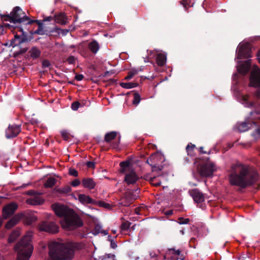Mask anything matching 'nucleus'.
<instances>
[{
	"label": "nucleus",
	"instance_id": "obj_1",
	"mask_svg": "<svg viewBox=\"0 0 260 260\" xmlns=\"http://www.w3.org/2000/svg\"><path fill=\"white\" fill-rule=\"evenodd\" d=\"M257 178L256 173L249 166L240 163L232 165L228 175L231 185L243 187L253 183Z\"/></svg>",
	"mask_w": 260,
	"mask_h": 260
},
{
	"label": "nucleus",
	"instance_id": "obj_2",
	"mask_svg": "<svg viewBox=\"0 0 260 260\" xmlns=\"http://www.w3.org/2000/svg\"><path fill=\"white\" fill-rule=\"evenodd\" d=\"M49 260H72L75 252L82 248L81 243L51 241L48 244Z\"/></svg>",
	"mask_w": 260,
	"mask_h": 260
},
{
	"label": "nucleus",
	"instance_id": "obj_3",
	"mask_svg": "<svg viewBox=\"0 0 260 260\" xmlns=\"http://www.w3.org/2000/svg\"><path fill=\"white\" fill-rule=\"evenodd\" d=\"M52 208L55 214L60 217H63L61 221L62 226L67 229H72L81 226L83 222L74 211L66 206L55 204L52 205Z\"/></svg>",
	"mask_w": 260,
	"mask_h": 260
},
{
	"label": "nucleus",
	"instance_id": "obj_4",
	"mask_svg": "<svg viewBox=\"0 0 260 260\" xmlns=\"http://www.w3.org/2000/svg\"><path fill=\"white\" fill-rule=\"evenodd\" d=\"M32 233L28 232L16 246L17 251V260H28L33 251L31 244Z\"/></svg>",
	"mask_w": 260,
	"mask_h": 260
},
{
	"label": "nucleus",
	"instance_id": "obj_5",
	"mask_svg": "<svg viewBox=\"0 0 260 260\" xmlns=\"http://www.w3.org/2000/svg\"><path fill=\"white\" fill-rule=\"evenodd\" d=\"M30 19L25 14L22 9L18 7L14 8L13 11L11 13L10 15L5 16L0 15V29L3 27L10 28L11 26L5 21H10V22L15 23L22 22L25 21L28 22Z\"/></svg>",
	"mask_w": 260,
	"mask_h": 260
},
{
	"label": "nucleus",
	"instance_id": "obj_6",
	"mask_svg": "<svg viewBox=\"0 0 260 260\" xmlns=\"http://www.w3.org/2000/svg\"><path fill=\"white\" fill-rule=\"evenodd\" d=\"M197 171L203 177H211L217 167L215 164L209 160L197 159L194 162Z\"/></svg>",
	"mask_w": 260,
	"mask_h": 260
},
{
	"label": "nucleus",
	"instance_id": "obj_7",
	"mask_svg": "<svg viewBox=\"0 0 260 260\" xmlns=\"http://www.w3.org/2000/svg\"><path fill=\"white\" fill-rule=\"evenodd\" d=\"M130 162L129 161H122L120 163L121 172L125 173L124 181L128 184H134L139 179V177L133 170H130Z\"/></svg>",
	"mask_w": 260,
	"mask_h": 260
},
{
	"label": "nucleus",
	"instance_id": "obj_8",
	"mask_svg": "<svg viewBox=\"0 0 260 260\" xmlns=\"http://www.w3.org/2000/svg\"><path fill=\"white\" fill-rule=\"evenodd\" d=\"M249 84L256 88L254 92L255 96L260 99V69L254 67L250 74Z\"/></svg>",
	"mask_w": 260,
	"mask_h": 260
},
{
	"label": "nucleus",
	"instance_id": "obj_9",
	"mask_svg": "<svg viewBox=\"0 0 260 260\" xmlns=\"http://www.w3.org/2000/svg\"><path fill=\"white\" fill-rule=\"evenodd\" d=\"M163 157L161 154L155 153L152 155L147 160V162L152 166V171H156L157 169L159 170L162 169V167L159 166V162L162 161Z\"/></svg>",
	"mask_w": 260,
	"mask_h": 260
},
{
	"label": "nucleus",
	"instance_id": "obj_10",
	"mask_svg": "<svg viewBox=\"0 0 260 260\" xmlns=\"http://www.w3.org/2000/svg\"><path fill=\"white\" fill-rule=\"evenodd\" d=\"M237 54L240 58L250 57L249 44L248 43L240 44L237 48Z\"/></svg>",
	"mask_w": 260,
	"mask_h": 260
},
{
	"label": "nucleus",
	"instance_id": "obj_11",
	"mask_svg": "<svg viewBox=\"0 0 260 260\" xmlns=\"http://www.w3.org/2000/svg\"><path fill=\"white\" fill-rule=\"evenodd\" d=\"M39 229L50 233H56L58 231V226L54 222L44 221L40 224Z\"/></svg>",
	"mask_w": 260,
	"mask_h": 260
},
{
	"label": "nucleus",
	"instance_id": "obj_12",
	"mask_svg": "<svg viewBox=\"0 0 260 260\" xmlns=\"http://www.w3.org/2000/svg\"><path fill=\"white\" fill-rule=\"evenodd\" d=\"M18 208V205L15 203H11L3 207L2 215L4 219L9 218L13 215Z\"/></svg>",
	"mask_w": 260,
	"mask_h": 260
},
{
	"label": "nucleus",
	"instance_id": "obj_13",
	"mask_svg": "<svg viewBox=\"0 0 260 260\" xmlns=\"http://www.w3.org/2000/svg\"><path fill=\"white\" fill-rule=\"evenodd\" d=\"M105 140L107 142L110 143L113 141L112 143V147L116 148L118 147L120 142V137L117 135L115 132H111L107 133L105 137Z\"/></svg>",
	"mask_w": 260,
	"mask_h": 260
},
{
	"label": "nucleus",
	"instance_id": "obj_14",
	"mask_svg": "<svg viewBox=\"0 0 260 260\" xmlns=\"http://www.w3.org/2000/svg\"><path fill=\"white\" fill-rule=\"evenodd\" d=\"M20 132V127L18 125H12L9 126L6 130V135L7 138L16 137Z\"/></svg>",
	"mask_w": 260,
	"mask_h": 260
},
{
	"label": "nucleus",
	"instance_id": "obj_15",
	"mask_svg": "<svg viewBox=\"0 0 260 260\" xmlns=\"http://www.w3.org/2000/svg\"><path fill=\"white\" fill-rule=\"evenodd\" d=\"M74 198L75 200H78L79 201L83 204H93L96 203V202L92 198H91L89 196L86 195L85 194H79L78 196V198L75 196Z\"/></svg>",
	"mask_w": 260,
	"mask_h": 260
},
{
	"label": "nucleus",
	"instance_id": "obj_16",
	"mask_svg": "<svg viewBox=\"0 0 260 260\" xmlns=\"http://www.w3.org/2000/svg\"><path fill=\"white\" fill-rule=\"evenodd\" d=\"M167 254L169 258H171V260H177L179 259L183 260L184 259L183 256L181 255L180 251L178 250H176L174 249H169Z\"/></svg>",
	"mask_w": 260,
	"mask_h": 260
},
{
	"label": "nucleus",
	"instance_id": "obj_17",
	"mask_svg": "<svg viewBox=\"0 0 260 260\" xmlns=\"http://www.w3.org/2000/svg\"><path fill=\"white\" fill-rule=\"evenodd\" d=\"M23 217V214H16L5 225L6 228L7 229L12 228L16 225Z\"/></svg>",
	"mask_w": 260,
	"mask_h": 260
},
{
	"label": "nucleus",
	"instance_id": "obj_18",
	"mask_svg": "<svg viewBox=\"0 0 260 260\" xmlns=\"http://www.w3.org/2000/svg\"><path fill=\"white\" fill-rule=\"evenodd\" d=\"M190 195L197 203H201L204 201V196L198 189H193L190 191Z\"/></svg>",
	"mask_w": 260,
	"mask_h": 260
},
{
	"label": "nucleus",
	"instance_id": "obj_19",
	"mask_svg": "<svg viewBox=\"0 0 260 260\" xmlns=\"http://www.w3.org/2000/svg\"><path fill=\"white\" fill-rule=\"evenodd\" d=\"M83 186L85 188L93 189L95 185L94 181L90 178H85L82 180Z\"/></svg>",
	"mask_w": 260,
	"mask_h": 260
},
{
	"label": "nucleus",
	"instance_id": "obj_20",
	"mask_svg": "<svg viewBox=\"0 0 260 260\" xmlns=\"http://www.w3.org/2000/svg\"><path fill=\"white\" fill-rule=\"evenodd\" d=\"M157 54L158 51L155 50H147V55L145 57H143L144 62H151L150 59L154 58Z\"/></svg>",
	"mask_w": 260,
	"mask_h": 260
},
{
	"label": "nucleus",
	"instance_id": "obj_21",
	"mask_svg": "<svg viewBox=\"0 0 260 260\" xmlns=\"http://www.w3.org/2000/svg\"><path fill=\"white\" fill-rule=\"evenodd\" d=\"M166 54L164 53H158L156 57V62L159 66H164L166 62Z\"/></svg>",
	"mask_w": 260,
	"mask_h": 260
},
{
	"label": "nucleus",
	"instance_id": "obj_22",
	"mask_svg": "<svg viewBox=\"0 0 260 260\" xmlns=\"http://www.w3.org/2000/svg\"><path fill=\"white\" fill-rule=\"evenodd\" d=\"M249 60L245 62V63H242L239 65L238 70L239 73L241 74H245L246 73L250 68V64L249 63Z\"/></svg>",
	"mask_w": 260,
	"mask_h": 260
},
{
	"label": "nucleus",
	"instance_id": "obj_23",
	"mask_svg": "<svg viewBox=\"0 0 260 260\" xmlns=\"http://www.w3.org/2000/svg\"><path fill=\"white\" fill-rule=\"evenodd\" d=\"M55 22L56 23L65 24L67 23V18L64 14L61 13L55 16Z\"/></svg>",
	"mask_w": 260,
	"mask_h": 260
},
{
	"label": "nucleus",
	"instance_id": "obj_24",
	"mask_svg": "<svg viewBox=\"0 0 260 260\" xmlns=\"http://www.w3.org/2000/svg\"><path fill=\"white\" fill-rule=\"evenodd\" d=\"M34 22H37L38 25H39V28L38 29L36 30L35 31V34H39V35H43L44 34L43 32V27H42V23H41V22L39 20H29L28 22H27V24H31Z\"/></svg>",
	"mask_w": 260,
	"mask_h": 260
},
{
	"label": "nucleus",
	"instance_id": "obj_25",
	"mask_svg": "<svg viewBox=\"0 0 260 260\" xmlns=\"http://www.w3.org/2000/svg\"><path fill=\"white\" fill-rule=\"evenodd\" d=\"M237 130L240 132H244L247 131L249 128L248 124L246 122H241L237 124Z\"/></svg>",
	"mask_w": 260,
	"mask_h": 260
},
{
	"label": "nucleus",
	"instance_id": "obj_26",
	"mask_svg": "<svg viewBox=\"0 0 260 260\" xmlns=\"http://www.w3.org/2000/svg\"><path fill=\"white\" fill-rule=\"evenodd\" d=\"M20 230L19 229H17L16 230L13 232L9 238V242H14L16 239V238L20 235Z\"/></svg>",
	"mask_w": 260,
	"mask_h": 260
},
{
	"label": "nucleus",
	"instance_id": "obj_27",
	"mask_svg": "<svg viewBox=\"0 0 260 260\" xmlns=\"http://www.w3.org/2000/svg\"><path fill=\"white\" fill-rule=\"evenodd\" d=\"M56 183V179L53 177H49L47 178L44 185L46 187H51Z\"/></svg>",
	"mask_w": 260,
	"mask_h": 260
},
{
	"label": "nucleus",
	"instance_id": "obj_28",
	"mask_svg": "<svg viewBox=\"0 0 260 260\" xmlns=\"http://www.w3.org/2000/svg\"><path fill=\"white\" fill-rule=\"evenodd\" d=\"M89 48L93 53H96L99 49V46L96 42L93 41L89 44Z\"/></svg>",
	"mask_w": 260,
	"mask_h": 260
},
{
	"label": "nucleus",
	"instance_id": "obj_29",
	"mask_svg": "<svg viewBox=\"0 0 260 260\" xmlns=\"http://www.w3.org/2000/svg\"><path fill=\"white\" fill-rule=\"evenodd\" d=\"M120 86L126 89H131L137 87L138 86V84L134 82H129V83H125L122 82L120 83Z\"/></svg>",
	"mask_w": 260,
	"mask_h": 260
},
{
	"label": "nucleus",
	"instance_id": "obj_30",
	"mask_svg": "<svg viewBox=\"0 0 260 260\" xmlns=\"http://www.w3.org/2000/svg\"><path fill=\"white\" fill-rule=\"evenodd\" d=\"M30 56L33 58H37L40 55V50L36 48H32L30 51Z\"/></svg>",
	"mask_w": 260,
	"mask_h": 260
},
{
	"label": "nucleus",
	"instance_id": "obj_31",
	"mask_svg": "<svg viewBox=\"0 0 260 260\" xmlns=\"http://www.w3.org/2000/svg\"><path fill=\"white\" fill-rule=\"evenodd\" d=\"M131 223L128 221L123 222L121 225V231L122 232L127 231L129 228Z\"/></svg>",
	"mask_w": 260,
	"mask_h": 260
},
{
	"label": "nucleus",
	"instance_id": "obj_32",
	"mask_svg": "<svg viewBox=\"0 0 260 260\" xmlns=\"http://www.w3.org/2000/svg\"><path fill=\"white\" fill-rule=\"evenodd\" d=\"M150 182L152 185L154 186H158L160 184V181L157 180V178L155 177L150 178Z\"/></svg>",
	"mask_w": 260,
	"mask_h": 260
},
{
	"label": "nucleus",
	"instance_id": "obj_33",
	"mask_svg": "<svg viewBox=\"0 0 260 260\" xmlns=\"http://www.w3.org/2000/svg\"><path fill=\"white\" fill-rule=\"evenodd\" d=\"M140 102V96L137 93H135L134 95V100L133 101V103L135 105H138Z\"/></svg>",
	"mask_w": 260,
	"mask_h": 260
},
{
	"label": "nucleus",
	"instance_id": "obj_34",
	"mask_svg": "<svg viewBox=\"0 0 260 260\" xmlns=\"http://www.w3.org/2000/svg\"><path fill=\"white\" fill-rule=\"evenodd\" d=\"M101 260H116L115 256L113 254H107L103 256Z\"/></svg>",
	"mask_w": 260,
	"mask_h": 260
},
{
	"label": "nucleus",
	"instance_id": "obj_35",
	"mask_svg": "<svg viewBox=\"0 0 260 260\" xmlns=\"http://www.w3.org/2000/svg\"><path fill=\"white\" fill-rule=\"evenodd\" d=\"M102 226L100 224H97L95 225L94 229L93 231V234L94 235L98 234L99 233L102 232Z\"/></svg>",
	"mask_w": 260,
	"mask_h": 260
},
{
	"label": "nucleus",
	"instance_id": "obj_36",
	"mask_svg": "<svg viewBox=\"0 0 260 260\" xmlns=\"http://www.w3.org/2000/svg\"><path fill=\"white\" fill-rule=\"evenodd\" d=\"M243 100L244 102L246 103L247 104L249 103V106H253L254 104L250 101V97L249 95H245L243 96ZM248 106V105H247Z\"/></svg>",
	"mask_w": 260,
	"mask_h": 260
},
{
	"label": "nucleus",
	"instance_id": "obj_37",
	"mask_svg": "<svg viewBox=\"0 0 260 260\" xmlns=\"http://www.w3.org/2000/svg\"><path fill=\"white\" fill-rule=\"evenodd\" d=\"M195 148V145L193 144H189L186 147V151L188 154L191 155V151L194 149Z\"/></svg>",
	"mask_w": 260,
	"mask_h": 260
},
{
	"label": "nucleus",
	"instance_id": "obj_38",
	"mask_svg": "<svg viewBox=\"0 0 260 260\" xmlns=\"http://www.w3.org/2000/svg\"><path fill=\"white\" fill-rule=\"evenodd\" d=\"M80 106V104L78 102H75L72 103L71 108L73 110L76 111L79 108Z\"/></svg>",
	"mask_w": 260,
	"mask_h": 260
},
{
	"label": "nucleus",
	"instance_id": "obj_39",
	"mask_svg": "<svg viewBox=\"0 0 260 260\" xmlns=\"http://www.w3.org/2000/svg\"><path fill=\"white\" fill-rule=\"evenodd\" d=\"M189 220L188 218H178V223L180 224H187L188 223Z\"/></svg>",
	"mask_w": 260,
	"mask_h": 260
},
{
	"label": "nucleus",
	"instance_id": "obj_40",
	"mask_svg": "<svg viewBox=\"0 0 260 260\" xmlns=\"http://www.w3.org/2000/svg\"><path fill=\"white\" fill-rule=\"evenodd\" d=\"M36 220H37L36 217L35 216L33 215V216H30L29 219H27V220L26 221V223L27 224H30L32 222L35 221Z\"/></svg>",
	"mask_w": 260,
	"mask_h": 260
},
{
	"label": "nucleus",
	"instance_id": "obj_41",
	"mask_svg": "<svg viewBox=\"0 0 260 260\" xmlns=\"http://www.w3.org/2000/svg\"><path fill=\"white\" fill-rule=\"evenodd\" d=\"M136 74L135 71L129 72L128 75L125 77V80H129L132 78V77Z\"/></svg>",
	"mask_w": 260,
	"mask_h": 260
},
{
	"label": "nucleus",
	"instance_id": "obj_42",
	"mask_svg": "<svg viewBox=\"0 0 260 260\" xmlns=\"http://www.w3.org/2000/svg\"><path fill=\"white\" fill-rule=\"evenodd\" d=\"M27 204H31V205H38L42 203L41 202L34 201L31 199H28L26 201Z\"/></svg>",
	"mask_w": 260,
	"mask_h": 260
},
{
	"label": "nucleus",
	"instance_id": "obj_43",
	"mask_svg": "<svg viewBox=\"0 0 260 260\" xmlns=\"http://www.w3.org/2000/svg\"><path fill=\"white\" fill-rule=\"evenodd\" d=\"M69 174L72 176L77 177L78 175V172L75 169H73L70 170Z\"/></svg>",
	"mask_w": 260,
	"mask_h": 260
},
{
	"label": "nucleus",
	"instance_id": "obj_44",
	"mask_svg": "<svg viewBox=\"0 0 260 260\" xmlns=\"http://www.w3.org/2000/svg\"><path fill=\"white\" fill-rule=\"evenodd\" d=\"M80 183H81V182L79 180L75 179L72 182L71 185L73 186L76 187V186H79L80 184Z\"/></svg>",
	"mask_w": 260,
	"mask_h": 260
},
{
	"label": "nucleus",
	"instance_id": "obj_45",
	"mask_svg": "<svg viewBox=\"0 0 260 260\" xmlns=\"http://www.w3.org/2000/svg\"><path fill=\"white\" fill-rule=\"evenodd\" d=\"M67 61L70 64H74L76 62V58L73 56H70L68 58Z\"/></svg>",
	"mask_w": 260,
	"mask_h": 260
},
{
	"label": "nucleus",
	"instance_id": "obj_46",
	"mask_svg": "<svg viewBox=\"0 0 260 260\" xmlns=\"http://www.w3.org/2000/svg\"><path fill=\"white\" fill-rule=\"evenodd\" d=\"M86 165L88 168H93L95 166V164L92 161H88L86 162Z\"/></svg>",
	"mask_w": 260,
	"mask_h": 260
},
{
	"label": "nucleus",
	"instance_id": "obj_47",
	"mask_svg": "<svg viewBox=\"0 0 260 260\" xmlns=\"http://www.w3.org/2000/svg\"><path fill=\"white\" fill-rule=\"evenodd\" d=\"M42 65L44 68H47L50 66V62L48 60H45L43 61Z\"/></svg>",
	"mask_w": 260,
	"mask_h": 260
},
{
	"label": "nucleus",
	"instance_id": "obj_48",
	"mask_svg": "<svg viewBox=\"0 0 260 260\" xmlns=\"http://www.w3.org/2000/svg\"><path fill=\"white\" fill-rule=\"evenodd\" d=\"M62 137L64 138L65 140H67L68 138V134L66 131H62L61 132Z\"/></svg>",
	"mask_w": 260,
	"mask_h": 260
},
{
	"label": "nucleus",
	"instance_id": "obj_49",
	"mask_svg": "<svg viewBox=\"0 0 260 260\" xmlns=\"http://www.w3.org/2000/svg\"><path fill=\"white\" fill-rule=\"evenodd\" d=\"M83 75L82 74L76 75L75 76V79L77 81H81L83 79Z\"/></svg>",
	"mask_w": 260,
	"mask_h": 260
},
{
	"label": "nucleus",
	"instance_id": "obj_50",
	"mask_svg": "<svg viewBox=\"0 0 260 260\" xmlns=\"http://www.w3.org/2000/svg\"><path fill=\"white\" fill-rule=\"evenodd\" d=\"M257 56L258 60L259 62L260 63V50L257 52Z\"/></svg>",
	"mask_w": 260,
	"mask_h": 260
},
{
	"label": "nucleus",
	"instance_id": "obj_51",
	"mask_svg": "<svg viewBox=\"0 0 260 260\" xmlns=\"http://www.w3.org/2000/svg\"><path fill=\"white\" fill-rule=\"evenodd\" d=\"M18 31L21 33V34H22L23 36H24V32L22 31L21 28H18Z\"/></svg>",
	"mask_w": 260,
	"mask_h": 260
},
{
	"label": "nucleus",
	"instance_id": "obj_52",
	"mask_svg": "<svg viewBox=\"0 0 260 260\" xmlns=\"http://www.w3.org/2000/svg\"><path fill=\"white\" fill-rule=\"evenodd\" d=\"M71 190V188H70V187H68L67 188V190H66V192H70Z\"/></svg>",
	"mask_w": 260,
	"mask_h": 260
},
{
	"label": "nucleus",
	"instance_id": "obj_53",
	"mask_svg": "<svg viewBox=\"0 0 260 260\" xmlns=\"http://www.w3.org/2000/svg\"><path fill=\"white\" fill-rule=\"evenodd\" d=\"M102 233H103L104 235H106L108 234V232L106 231H102Z\"/></svg>",
	"mask_w": 260,
	"mask_h": 260
},
{
	"label": "nucleus",
	"instance_id": "obj_54",
	"mask_svg": "<svg viewBox=\"0 0 260 260\" xmlns=\"http://www.w3.org/2000/svg\"><path fill=\"white\" fill-rule=\"evenodd\" d=\"M0 260H4V256L1 254H0Z\"/></svg>",
	"mask_w": 260,
	"mask_h": 260
},
{
	"label": "nucleus",
	"instance_id": "obj_55",
	"mask_svg": "<svg viewBox=\"0 0 260 260\" xmlns=\"http://www.w3.org/2000/svg\"><path fill=\"white\" fill-rule=\"evenodd\" d=\"M101 203H102V204H101L102 206H103L104 207H107V205L106 206V204L104 203V202H102Z\"/></svg>",
	"mask_w": 260,
	"mask_h": 260
},
{
	"label": "nucleus",
	"instance_id": "obj_56",
	"mask_svg": "<svg viewBox=\"0 0 260 260\" xmlns=\"http://www.w3.org/2000/svg\"><path fill=\"white\" fill-rule=\"evenodd\" d=\"M116 246V245L115 244H112V247L113 248H115Z\"/></svg>",
	"mask_w": 260,
	"mask_h": 260
},
{
	"label": "nucleus",
	"instance_id": "obj_57",
	"mask_svg": "<svg viewBox=\"0 0 260 260\" xmlns=\"http://www.w3.org/2000/svg\"><path fill=\"white\" fill-rule=\"evenodd\" d=\"M15 37L16 38H19V36H18V35H15Z\"/></svg>",
	"mask_w": 260,
	"mask_h": 260
},
{
	"label": "nucleus",
	"instance_id": "obj_58",
	"mask_svg": "<svg viewBox=\"0 0 260 260\" xmlns=\"http://www.w3.org/2000/svg\"><path fill=\"white\" fill-rule=\"evenodd\" d=\"M112 233H113V234H116V230H112Z\"/></svg>",
	"mask_w": 260,
	"mask_h": 260
},
{
	"label": "nucleus",
	"instance_id": "obj_59",
	"mask_svg": "<svg viewBox=\"0 0 260 260\" xmlns=\"http://www.w3.org/2000/svg\"><path fill=\"white\" fill-rule=\"evenodd\" d=\"M180 232L182 235L184 234V231L183 230H181Z\"/></svg>",
	"mask_w": 260,
	"mask_h": 260
},
{
	"label": "nucleus",
	"instance_id": "obj_60",
	"mask_svg": "<svg viewBox=\"0 0 260 260\" xmlns=\"http://www.w3.org/2000/svg\"><path fill=\"white\" fill-rule=\"evenodd\" d=\"M168 214H172V211H170V212H169V213H168Z\"/></svg>",
	"mask_w": 260,
	"mask_h": 260
},
{
	"label": "nucleus",
	"instance_id": "obj_61",
	"mask_svg": "<svg viewBox=\"0 0 260 260\" xmlns=\"http://www.w3.org/2000/svg\"><path fill=\"white\" fill-rule=\"evenodd\" d=\"M164 260H166V257H165V259H164Z\"/></svg>",
	"mask_w": 260,
	"mask_h": 260
}]
</instances>
